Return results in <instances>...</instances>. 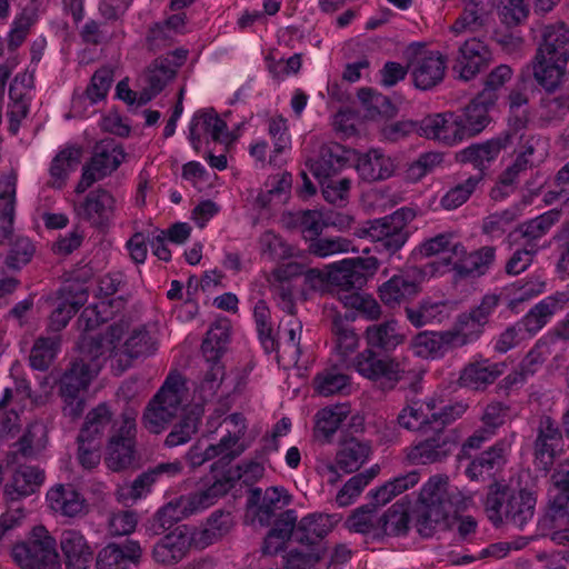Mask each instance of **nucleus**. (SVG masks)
Returning a JSON list of instances; mask_svg holds the SVG:
<instances>
[{
  "label": "nucleus",
  "instance_id": "nucleus-26",
  "mask_svg": "<svg viewBox=\"0 0 569 569\" xmlns=\"http://www.w3.org/2000/svg\"><path fill=\"white\" fill-rule=\"evenodd\" d=\"M509 451L508 441L498 440L470 461L465 471L466 476L471 481H486L493 478L506 466Z\"/></svg>",
  "mask_w": 569,
  "mask_h": 569
},
{
  "label": "nucleus",
  "instance_id": "nucleus-41",
  "mask_svg": "<svg viewBox=\"0 0 569 569\" xmlns=\"http://www.w3.org/2000/svg\"><path fill=\"white\" fill-rule=\"evenodd\" d=\"M412 346L417 356L431 359H441L457 349L449 330L420 332L415 337Z\"/></svg>",
  "mask_w": 569,
  "mask_h": 569
},
{
  "label": "nucleus",
  "instance_id": "nucleus-9",
  "mask_svg": "<svg viewBox=\"0 0 569 569\" xmlns=\"http://www.w3.org/2000/svg\"><path fill=\"white\" fill-rule=\"evenodd\" d=\"M385 483L369 492V502L357 508L347 519L351 531L371 535L375 539L388 536L387 527L391 518V488Z\"/></svg>",
  "mask_w": 569,
  "mask_h": 569
},
{
  "label": "nucleus",
  "instance_id": "nucleus-13",
  "mask_svg": "<svg viewBox=\"0 0 569 569\" xmlns=\"http://www.w3.org/2000/svg\"><path fill=\"white\" fill-rule=\"evenodd\" d=\"M450 257L443 259L445 264H451L459 279L480 278L489 272L496 261V247L483 246L468 252L461 242L450 248Z\"/></svg>",
  "mask_w": 569,
  "mask_h": 569
},
{
  "label": "nucleus",
  "instance_id": "nucleus-6",
  "mask_svg": "<svg viewBox=\"0 0 569 569\" xmlns=\"http://www.w3.org/2000/svg\"><path fill=\"white\" fill-rule=\"evenodd\" d=\"M232 489L231 478H219L209 487L173 498L162 506L154 515V523L161 531L174 523L201 512L213 506L216 501Z\"/></svg>",
  "mask_w": 569,
  "mask_h": 569
},
{
  "label": "nucleus",
  "instance_id": "nucleus-38",
  "mask_svg": "<svg viewBox=\"0 0 569 569\" xmlns=\"http://www.w3.org/2000/svg\"><path fill=\"white\" fill-rule=\"evenodd\" d=\"M537 53L540 57L556 59L559 62L569 61V28L563 22L547 24L542 30V42Z\"/></svg>",
  "mask_w": 569,
  "mask_h": 569
},
{
  "label": "nucleus",
  "instance_id": "nucleus-14",
  "mask_svg": "<svg viewBox=\"0 0 569 569\" xmlns=\"http://www.w3.org/2000/svg\"><path fill=\"white\" fill-rule=\"evenodd\" d=\"M492 60L489 46L478 37H470L459 44L452 70L460 80L469 81L487 70Z\"/></svg>",
  "mask_w": 569,
  "mask_h": 569
},
{
  "label": "nucleus",
  "instance_id": "nucleus-25",
  "mask_svg": "<svg viewBox=\"0 0 569 569\" xmlns=\"http://www.w3.org/2000/svg\"><path fill=\"white\" fill-rule=\"evenodd\" d=\"M493 106L491 91L482 90L465 108L455 111L467 139L479 134L487 128L491 121L489 111Z\"/></svg>",
  "mask_w": 569,
  "mask_h": 569
},
{
  "label": "nucleus",
  "instance_id": "nucleus-18",
  "mask_svg": "<svg viewBox=\"0 0 569 569\" xmlns=\"http://www.w3.org/2000/svg\"><path fill=\"white\" fill-rule=\"evenodd\" d=\"M515 134L510 131H503L497 137L481 143H472L460 150L456 160L460 163H470L478 170V173L485 174V170L497 159L502 150L508 149L513 143Z\"/></svg>",
  "mask_w": 569,
  "mask_h": 569
},
{
  "label": "nucleus",
  "instance_id": "nucleus-28",
  "mask_svg": "<svg viewBox=\"0 0 569 569\" xmlns=\"http://www.w3.org/2000/svg\"><path fill=\"white\" fill-rule=\"evenodd\" d=\"M142 553L143 550L137 540L110 542L98 551L96 569H131V565L140 563Z\"/></svg>",
  "mask_w": 569,
  "mask_h": 569
},
{
  "label": "nucleus",
  "instance_id": "nucleus-50",
  "mask_svg": "<svg viewBox=\"0 0 569 569\" xmlns=\"http://www.w3.org/2000/svg\"><path fill=\"white\" fill-rule=\"evenodd\" d=\"M230 338V327L227 320H219L207 331L201 345L206 360H220L227 349Z\"/></svg>",
  "mask_w": 569,
  "mask_h": 569
},
{
  "label": "nucleus",
  "instance_id": "nucleus-8",
  "mask_svg": "<svg viewBox=\"0 0 569 569\" xmlns=\"http://www.w3.org/2000/svg\"><path fill=\"white\" fill-rule=\"evenodd\" d=\"M367 349L358 353L352 367L362 377L378 380L391 373V327L389 321L366 329Z\"/></svg>",
  "mask_w": 569,
  "mask_h": 569
},
{
  "label": "nucleus",
  "instance_id": "nucleus-31",
  "mask_svg": "<svg viewBox=\"0 0 569 569\" xmlns=\"http://www.w3.org/2000/svg\"><path fill=\"white\" fill-rule=\"evenodd\" d=\"M336 525L333 516L322 512L309 513L296 521L291 537L303 546L322 547L320 542Z\"/></svg>",
  "mask_w": 569,
  "mask_h": 569
},
{
  "label": "nucleus",
  "instance_id": "nucleus-4",
  "mask_svg": "<svg viewBox=\"0 0 569 569\" xmlns=\"http://www.w3.org/2000/svg\"><path fill=\"white\" fill-rule=\"evenodd\" d=\"M536 502L532 492L495 481L488 488L485 511L496 527L506 521L522 529L533 518Z\"/></svg>",
  "mask_w": 569,
  "mask_h": 569
},
{
  "label": "nucleus",
  "instance_id": "nucleus-59",
  "mask_svg": "<svg viewBox=\"0 0 569 569\" xmlns=\"http://www.w3.org/2000/svg\"><path fill=\"white\" fill-rule=\"evenodd\" d=\"M519 217V210L515 207L500 212L491 213L483 218L481 232L490 239L501 238Z\"/></svg>",
  "mask_w": 569,
  "mask_h": 569
},
{
  "label": "nucleus",
  "instance_id": "nucleus-32",
  "mask_svg": "<svg viewBox=\"0 0 569 569\" xmlns=\"http://www.w3.org/2000/svg\"><path fill=\"white\" fill-rule=\"evenodd\" d=\"M176 77V67L172 66L170 57L154 59L141 76L143 83L139 93L138 106L148 103L153 97L160 93L164 87Z\"/></svg>",
  "mask_w": 569,
  "mask_h": 569
},
{
  "label": "nucleus",
  "instance_id": "nucleus-27",
  "mask_svg": "<svg viewBox=\"0 0 569 569\" xmlns=\"http://www.w3.org/2000/svg\"><path fill=\"white\" fill-rule=\"evenodd\" d=\"M371 447L368 442L360 441L357 438L345 440L336 453L335 462L327 465L330 473L328 481L335 483L339 479L338 470L345 473L357 471L369 458Z\"/></svg>",
  "mask_w": 569,
  "mask_h": 569
},
{
  "label": "nucleus",
  "instance_id": "nucleus-34",
  "mask_svg": "<svg viewBox=\"0 0 569 569\" xmlns=\"http://www.w3.org/2000/svg\"><path fill=\"white\" fill-rule=\"evenodd\" d=\"M505 369L503 362H491L488 359L473 361L463 367L458 383L471 390H485L503 373Z\"/></svg>",
  "mask_w": 569,
  "mask_h": 569
},
{
  "label": "nucleus",
  "instance_id": "nucleus-42",
  "mask_svg": "<svg viewBox=\"0 0 569 569\" xmlns=\"http://www.w3.org/2000/svg\"><path fill=\"white\" fill-rule=\"evenodd\" d=\"M350 407L339 403L320 409L315 416L313 433L322 443H330L341 423L349 417Z\"/></svg>",
  "mask_w": 569,
  "mask_h": 569
},
{
  "label": "nucleus",
  "instance_id": "nucleus-24",
  "mask_svg": "<svg viewBox=\"0 0 569 569\" xmlns=\"http://www.w3.org/2000/svg\"><path fill=\"white\" fill-rule=\"evenodd\" d=\"M496 0H466L462 12L449 30L455 36L476 33L495 21Z\"/></svg>",
  "mask_w": 569,
  "mask_h": 569
},
{
  "label": "nucleus",
  "instance_id": "nucleus-61",
  "mask_svg": "<svg viewBox=\"0 0 569 569\" xmlns=\"http://www.w3.org/2000/svg\"><path fill=\"white\" fill-rule=\"evenodd\" d=\"M423 272L417 267H410L405 274L393 276V301L401 302L419 292V283Z\"/></svg>",
  "mask_w": 569,
  "mask_h": 569
},
{
  "label": "nucleus",
  "instance_id": "nucleus-20",
  "mask_svg": "<svg viewBox=\"0 0 569 569\" xmlns=\"http://www.w3.org/2000/svg\"><path fill=\"white\" fill-rule=\"evenodd\" d=\"M551 482L549 509L543 522L551 528H561L569 523V466H560L552 473Z\"/></svg>",
  "mask_w": 569,
  "mask_h": 569
},
{
  "label": "nucleus",
  "instance_id": "nucleus-54",
  "mask_svg": "<svg viewBox=\"0 0 569 569\" xmlns=\"http://www.w3.org/2000/svg\"><path fill=\"white\" fill-rule=\"evenodd\" d=\"M485 325L470 312L460 313L449 332L457 348H461L477 341L485 331Z\"/></svg>",
  "mask_w": 569,
  "mask_h": 569
},
{
  "label": "nucleus",
  "instance_id": "nucleus-11",
  "mask_svg": "<svg viewBox=\"0 0 569 569\" xmlns=\"http://www.w3.org/2000/svg\"><path fill=\"white\" fill-rule=\"evenodd\" d=\"M402 59L408 62L413 84L418 89L430 90L442 82L447 58L441 52L429 50L423 43L412 42L402 50Z\"/></svg>",
  "mask_w": 569,
  "mask_h": 569
},
{
  "label": "nucleus",
  "instance_id": "nucleus-29",
  "mask_svg": "<svg viewBox=\"0 0 569 569\" xmlns=\"http://www.w3.org/2000/svg\"><path fill=\"white\" fill-rule=\"evenodd\" d=\"M302 274V264L289 262L276 268L268 279L270 290L277 301L278 307L293 316L296 313V303L293 299V287L291 280Z\"/></svg>",
  "mask_w": 569,
  "mask_h": 569
},
{
  "label": "nucleus",
  "instance_id": "nucleus-22",
  "mask_svg": "<svg viewBox=\"0 0 569 569\" xmlns=\"http://www.w3.org/2000/svg\"><path fill=\"white\" fill-rule=\"evenodd\" d=\"M420 129L422 137L448 147L457 146L467 139L455 111L427 116L420 122Z\"/></svg>",
  "mask_w": 569,
  "mask_h": 569
},
{
  "label": "nucleus",
  "instance_id": "nucleus-1",
  "mask_svg": "<svg viewBox=\"0 0 569 569\" xmlns=\"http://www.w3.org/2000/svg\"><path fill=\"white\" fill-rule=\"evenodd\" d=\"M138 410L132 406L123 408L119 418L106 403H99L91 409L79 431L82 440H93L103 443L106 436L107 456L104 462L112 471H120L129 467L133 460L137 436Z\"/></svg>",
  "mask_w": 569,
  "mask_h": 569
},
{
  "label": "nucleus",
  "instance_id": "nucleus-3",
  "mask_svg": "<svg viewBox=\"0 0 569 569\" xmlns=\"http://www.w3.org/2000/svg\"><path fill=\"white\" fill-rule=\"evenodd\" d=\"M419 500L416 528L420 536L428 538L437 530L451 529V515L463 511L470 498L451 487L447 476L436 475L423 485Z\"/></svg>",
  "mask_w": 569,
  "mask_h": 569
},
{
  "label": "nucleus",
  "instance_id": "nucleus-7",
  "mask_svg": "<svg viewBox=\"0 0 569 569\" xmlns=\"http://www.w3.org/2000/svg\"><path fill=\"white\" fill-rule=\"evenodd\" d=\"M16 218V178H7L0 191V242L9 243L10 250L6 257L9 269L19 270L28 264L36 252L32 241L22 236L12 240Z\"/></svg>",
  "mask_w": 569,
  "mask_h": 569
},
{
  "label": "nucleus",
  "instance_id": "nucleus-43",
  "mask_svg": "<svg viewBox=\"0 0 569 569\" xmlns=\"http://www.w3.org/2000/svg\"><path fill=\"white\" fill-rule=\"evenodd\" d=\"M233 527L232 515L228 511L216 510L207 519L203 528L193 531L194 548L202 550L226 536Z\"/></svg>",
  "mask_w": 569,
  "mask_h": 569
},
{
  "label": "nucleus",
  "instance_id": "nucleus-33",
  "mask_svg": "<svg viewBox=\"0 0 569 569\" xmlns=\"http://www.w3.org/2000/svg\"><path fill=\"white\" fill-rule=\"evenodd\" d=\"M59 546L67 569H88L93 550L84 535L77 529H64L59 537Z\"/></svg>",
  "mask_w": 569,
  "mask_h": 569
},
{
  "label": "nucleus",
  "instance_id": "nucleus-63",
  "mask_svg": "<svg viewBox=\"0 0 569 569\" xmlns=\"http://www.w3.org/2000/svg\"><path fill=\"white\" fill-rule=\"evenodd\" d=\"M259 251L270 260L287 259L293 254V249L279 234L266 230L258 239Z\"/></svg>",
  "mask_w": 569,
  "mask_h": 569
},
{
  "label": "nucleus",
  "instance_id": "nucleus-19",
  "mask_svg": "<svg viewBox=\"0 0 569 569\" xmlns=\"http://www.w3.org/2000/svg\"><path fill=\"white\" fill-rule=\"evenodd\" d=\"M194 547V535L186 526H178L161 537L152 547L151 557L161 566H173L187 557Z\"/></svg>",
  "mask_w": 569,
  "mask_h": 569
},
{
  "label": "nucleus",
  "instance_id": "nucleus-56",
  "mask_svg": "<svg viewBox=\"0 0 569 569\" xmlns=\"http://www.w3.org/2000/svg\"><path fill=\"white\" fill-rule=\"evenodd\" d=\"M422 371L408 360L393 361V387L398 386V393L418 395L421 391Z\"/></svg>",
  "mask_w": 569,
  "mask_h": 569
},
{
  "label": "nucleus",
  "instance_id": "nucleus-53",
  "mask_svg": "<svg viewBox=\"0 0 569 569\" xmlns=\"http://www.w3.org/2000/svg\"><path fill=\"white\" fill-rule=\"evenodd\" d=\"M357 169L363 180L378 181L390 177V159L379 150H370L358 160Z\"/></svg>",
  "mask_w": 569,
  "mask_h": 569
},
{
  "label": "nucleus",
  "instance_id": "nucleus-44",
  "mask_svg": "<svg viewBox=\"0 0 569 569\" xmlns=\"http://www.w3.org/2000/svg\"><path fill=\"white\" fill-rule=\"evenodd\" d=\"M313 390L321 397L348 395L351 390V379L338 366L325 368L312 381Z\"/></svg>",
  "mask_w": 569,
  "mask_h": 569
},
{
  "label": "nucleus",
  "instance_id": "nucleus-52",
  "mask_svg": "<svg viewBox=\"0 0 569 569\" xmlns=\"http://www.w3.org/2000/svg\"><path fill=\"white\" fill-rule=\"evenodd\" d=\"M113 81V71L109 67L99 68L91 77L89 84L83 93L73 97V106H78L82 100H88L90 104H96L106 99Z\"/></svg>",
  "mask_w": 569,
  "mask_h": 569
},
{
  "label": "nucleus",
  "instance_id": "nucleus-12",
  "mask_svg": "<svg viewBox=\"0 0 569 569\" xmlns=\"http://www.w3.org/2000/svg\"><path fill=\"white\" fill-rule=\"evenodd\" d=\"M124 159L122 147L114 139H103L96 143L92 157L82 168L76 186L77 193H83L94 182L116 171Z\"/></svg>",
  "mask_w": 569,
  "mask_h": 569
},
{
  "label": "nucleus",
  "instance_id": "nucleus-48",
  "mask_svg": "<svg viewBox=\"0 0 569 569\" xmlns=\"http://www.w3.org/2000/svg\"><path fill=\"white\" fill-rule=\"evenodd\" d=\"M267 131L273 146L269 156V163L278 166L279 156L291 149L288 120L281 114L270 117L267 120Z\"/></svg>",
  "mask_w": 569,
  "mask_h": 569
},
{
  "label": "nucleus",
  "instance_id": "nucleus-47",
  "mask_svg": "<svg viewBox=\"0 0 569 569\" xmlns=\"http://www.w3.org/2000/svg\"><path fill=\"white\" fill-rule=\"evenodd\" d=\"M302 335V322L293 316L283 318L278 327V340L280 341V353L297 362L301 356L300 340Z\"/></svg>",
  "mask_w": 569,
  "mask_h": 569
},
{
  "label": "nucleus",
  "instance_id": "nucleus-5",
  "mask_svg": "<svg viewBox=\"0 0 569 569\" xmlns=\"http://www.w3.org/2000/svg\"><path fill=\"white\" fill-rule=\"evenodd\" d=\"M186 383L179 372H171L146 406L141 423L150 433L159 435L181 416Z\"/></svg>",
  "mask_w": 569,
  "mask_h": 569
},
{
  "label": "nucleus",
  "instance_id": "nucleus-10",
  "mask_svg": "<svg viewBox=\"0 0 569 569\" xmlns=\"http://www.w3.org/2000/svg\"><path fill=\"white\" fill-rule=\"evenodd\" d=\"M11 557L20 569H58L57 540L44 526H36L26 540L12 546Z\"/></svg>",
  "mask_w": 569,
  "mask_h": 569
},
{
  "label": "nucleus",
  "instance_id": "nucleus-15",
  "mask_svg": "<svg viewBox=\"0 0 569 569\" xmlns=\"http://www.w3.org/2000/svg\"><path fill=\"white\" fill-rule=\"evenodd\" d=\"M328 268L329 282L340 287L343 291H348L365 286L367 276L369 273L373 274L378 269V262L373 257L343 259Z\"/></svg>",
  "mask_w": 569,
  "mask_h": 569
},
{
  "label": "nucleus",
  "instance_id": "nucleus-16",
  "mask_svg": "<svg viewBox=\"0 0 569 569\" xmlns=\"http://www.w3.org/2000/svg\"><path fill=\"white\" fill-rule=\"evenodd\" d=\"M563 438L558 423L549 416L539 419L537 438L533 443L535 463L540 470L549 471L556 457L562 451Z\"/></svg>",
  "mask_w": 569,
  "mask_h": 569
},
{
  "label": "nucleus",
  "instance_id": "nucleus-21",
  "mask_svg": "<svg viewBox=\"0 0 569 569\" xmlns=\"http://www.w3.org/2000/svg\"><path fill=\"white\" fill-rule=\"evenodd\" d=\"M77 216L96 228L108 227L116 211V199L104 188L90 191L74 206Z\"/></svg>",
  "mask_w": 569,
  "mask_h": 569
},
{
  "label": "nucleus",
  "instance_id": "nucleus-60",
  "mask_svg": "<svg viewBox=\"0 0 569 569\" xmlns=\"http://www.w3.org/2000/svg\"><path fill=\"white\" fill-rule=\"evenodd\" d=\"M87 300L86 291H81L76 296V299L70 301L68 299L61 301L51 312L48 321V329L53 332H59L67 327L70 319L78 312L79 308Z\"/></svg>",
  "mask_w": 569,
  "mask_h": 569
},
{
  "label": "nucleus",
  "instance_id": "nucleus-17",
  "mask_svg": "<svg viewBox=\"0 0 569 569\" xmlns=\"http://www.w3.org/2000/svg\"><path fill=\"white\" fill-rule=\"evenodd\" d=\"M90 352L93 353L91 362L84 359H78L71 362L70 368L64 372L61 379L60 395H80L90 385L93 377L100 370V363L96 362L102 355V343L100 339L91 338L89 340Z\"/></svg>",
  "mask_w": 569,
  "mask_h": 569
},
{
  "label": "nucleus",
  "instance_id": "nucleus-23",
  "mask_svg": "<svg viewBox=\"0 0 569 569\" xmlns=\"http://www.w3.org/2000/svg\"><path fill=\"white\" fill-rule=\"evenodd\" d=\"M425 439L415 445L409 458L417 463L428 465L442 461L452 451L456 445L450 431L442 427H433L428 435H423Z\"/></svg>",
  "mask_w": 569,
  "mask_h": 569
},
{
  "label": "nucleus",
  "instance_id": "nucleus-39",
  "mask_svg": "<svg viewBox=\"0 0 569 569\" xmlns=\"http://www.w3.org/2000/svg\"><path fill=\"white\" fill-rule=\"evenodd\" d=\"M81 156L82 148L79 146H67L61 149L50 163L48 187L58 190L62 189L67 184L70 173L80 163Z\"/></svg>",
  "mask_w": 569,
  "mask_h": 569
},
{
  "label": "nucleus",
  "instance_id": "nucleus-58",
  "mask_svg": "<svg viewBox=\"0 0 569 569\" xmlns=\"http://www.w3.org/2000/svg\"><path fill=\"white\" fill-rule=\"evenodd\" d=\"M179 418L180 420L173 425L171 431L166 437L164 445L169 448L190 441L200 425V416L194 411L181 415Z\"/></svg>",
  "mask_w": 569,
  "mask_h": 569
},
{
  "label": "nucleus",
  "instance_id": "nucleus-2",
  "mask_svg": "<svg viewBox=\"0 0 569 569\" xmlns=\"http://www.w3.org/2000/svg\"><path fill=\"white\" fill-rule=\"evenodd\" d=\"M292 496L284 487H269L266 490L252 488L247 499V518L251 525L269 527L261 552L264 556H273L283 550L291 538L297 521V512L287 507L291 503Z\"/></svg>",
  "mask_w": 569,
  "mask_h": 569
},
{
  "label": "nucleus",
  "instance_id": "nucleus-46",
  "mask_svg": "<svg viewBox=\"0 0 569 569\" xmlns=\"http://www.w3.org/2000/svg\"><path fill=\"white\" fill-rule=\"evenodd\" d=\"M331 332L335 340V350L341 357V363L349 367L347 358L359 347V336L350 323L349 316H336L332 319Z\"/></svg>",
  "mask_w": 569,
  "mask_h": 569
},
{
  "label": "nucleus",
  "instance_id": "nucleus-40",
  "mask_svg": "<svg viewBox=\"0 0 569 569\" xmlns=\"http://www.w3.org/2000/svg\"><path fill=\"white\" fill-rule=\"evenodd\" d=\"M44 481V471L34 466H21L6 487L8 501L18 502L21 498L34 493Z\"/></svg>",
  "mask_w": 569,
  "mask_h": 569
},
{
  "label": "nucleus",
  "instance_id": "nucleus-35",
  "mask_svg": "<svg viewBox=\"0 0 569 569\" xmlns=\"http://www.w3.org/2000/svg\"><path fill=\"white\" fill-rule=\"evenodd\" d=\"M347 158L343 147L331 142L322 144L316 158L309 159L307 164L318 181L333 178L346 166Z\"/></svg>",
  "mask_w": 569,
  "mask_h": 569
},
{
  "label": "nucleus",
  "instance_id": "nucleus-36",
  "mask_svg": "<svg viewBox=\"0 0 569 569\" xmlns=\"http://www.w3.org/2000/svg\"><path fill=\"white\" fill-rule=\"evenodd\" d=\"M561 214V209H551L546 211L533 219L518 224L509 236L512 237L513 240L522 239L525 240V246L531 249L533 247V249L538 250V240L550 231V229L560 220Z\"/></svg>",
  "mask_w": 569,
  "mask_h": 569
},
{
  "label": "nucleus",
  "instance_id": "nucleus-51",
  "mask_svg": "<svg viewBox=\"0 0 569 569\" xmlns=\"http://www.w3.org/2000/svg\"><path fill=\"white\" fill-rule=\"evenodd\" d=\"M567 63L540 57V53H536L533 77L547 91H553L560 84Z\"/></svg>",
  "mask_w": 569,
  "mask_h": 569
},
{
  "label": "nucleus",
  "instance_id": "nucleus-30",
  "mask_svg": "<svg viewBox=\"0 0 569 569\" xmlns=\"http://www.w3.org/2000/svg\"><path fill=\"white\" fill-rule=\"evenodd\" d=\"M182 463L178 460L158 463L139 475L129 486L123 487L120 499L137 501L150 493L153 485L163 476L176 477L182 472Z\"/></svg>",
  "mask_w": 569,
  "mask_h": 569
},
{
  "label": "nucleus",
  "instance_id": "nucleus-64",
  "mask_svg": "<svg viewBox=\"0 0 569 569\" xmlns=\"http://www.w3.org/2000/svg\"><path fill=\"white\" fill-rule=\"evenodd\" d=\"M350 250H353L352 242L341 237L320 238V236H318L308 243V252L319 258H326L335 253L348 252Z\"/></svg>",
  "mask_w": 569,
  "mask_h": 569
},
{
  "label": "nucleus",
  "instance_id": "nucleus-62",
  "mask_svg": "<svg viewBox=\"0 0 569 569\" xmlns=\"http://www.w3.org/2000/svg\"><path fill=\"white\" fill-rule=\"evenodd\" d=\"M482 181V174L477 173L469 177L465 181L458 183L441 198V204L447 210L457 209L462 206L471 194L476 191L479 183Z\"/></svg>",
  "mask_w": 569,
  "mask_h": 569
},
{
  "label": "nucleus",
  "instance_id": "nucleus-45",
  "mask_svg": "<svg viewBox=\"0 0 569 569\" xmlns=\"http://www.w3.org/2000/svg\"><path fill=\"white\" fill-rule=\"evenodd\" d=\"M406 407L400 411L397 421L400 427L407 430H420L422 435H428L435 427L431 422V415L425 412L423 403L417 398V395L406 393Z\"/></svg>",
  "mask_w": 569,
  "mask_h": 569
},
{
  "label": "nucleus",
  "instance_id": "nucleus-57",
  "mask_svg": "<svg viewBox=\"0 0 569 569\" xmlns=\"http://www.w3.org/2000/svg\"><path fill=\"white\" fill-rule=\"evenodd\" d=\"M158 349V342L154 337L146 329L138 328L131 332L122 346V353L130 359L148 357Z\"/></svg>",
  "mask_w": 569,
  "mask_h": 569
},
{
  "label": "nucleus",
  "instance_id": "nucleus-49",
  "mask_svg": "<svg viewBox=\"0 0 569 569\" xmlns=\"http://www.w3.org/2000/svg\"><path fill=\"white\" fill-rule=\"evenodd\" d=\"M209 447L211 457L218 459V461L211 466V470L213 471L218 465L221 467L230 465L248 449L249 445L244 439L227 432L217 443H211Z\"/></svg>",
  "mask_w": 569,
  "mask_h": 569
},
{
  "label": "nucleus",
  "instance_id": "nucleus-55",
  "mask_svg": "<svg viewBox=\"0 0 569 569\" xmlns=\"http://www.w3.org/2000/svg\"><path fill=\"white\" fill-rule=\"evenodd\" d=\"M60 348L59 337H39L36 339L29 356L30 367L46 371L53 362Z\"/></svg>",
  "mask_w": 569,
  "mask_h": 569
},
{
  "label": "nucleus",
  "instance_id": "nucleus-37",
  "mask_svg": "<svg viewBox=\"0 0 569 569\" xmlns=\"http://www.w3.org/2000/svg\"><path fill=\"white\" fill-rule=\"evenodd\" d=\"M49 506L64 517L74 518L87 513L88 503L71 485H58L47 493Z\"/></svg>",
  "mask_w": 569,
  "mask_h": 569
}]
</instances>
